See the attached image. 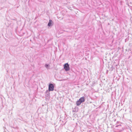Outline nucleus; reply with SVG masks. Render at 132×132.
<instances>
[{
  "label": "nucleus",
  "instance_id": "2",
  "mask_svg": "<svg viewBox=\"0 0 132 132\" xmlns=\"http://www.w3.org/2000/svg\"><path fill=\"white\" fill-rule=\"evenodd\" d=\"M80 102L82 103L84 102L85 101V97H81L79 100Z\"/></svg>",
  "mask_w": 132,
  "mask_h": 132
},
{
  "label": "nucleus",
  "instance_id": "6",
  "mask_svg": "<svg viewBox=\"0 0 132 132\" xmlns=\"http://www.w3.org/2000/svg\"><path fill=\"white\" fill-rule=\"evenodd\" d=\"M50 91L49 90H47L45 92V94L46 95H47L48 96L49 95L50 93L49 92Z\"/></svg>",
  "mask_w": 132,
  "mask_h": 132
},
{
  "label": "nucleus",
  "instance_id": "3",
  "mask_svg": "<svg viewBox=\"0 0 132 132\" xmlns=\"http://www.w3.org/2000/svg\"><path fill=\"white\" fill-rule=\"evenodd\" d=\"M64 69L66 71H69L70 70L69 67H64Z\"/></svg>",
  "mask_w": 132,
  "mask_h": 132
},
{
  "label": "nucleus",
  "instance_id": "9",
  "mask_svg": "<svg viewBox=\"0 0 132 132\" xmlns=\"http://www.w3.org/2000/svg\"><path fill=\"white\" fill-rule=\"evenodd\" d=\"M46 68H47L48 69V68H47V67H48L46 66Z\"/></svg>",
  "mask_w": 132,
  "mask_h": 132
},
{
  "label": "nucleus",
  "instance_id": "8",
  "mask_svg": "<svg viewBox=\"0 0 132 132\" xmlns=\"http://www.w3.org/2000/svg\"><path fill=\"white\" fill-rule=\"evenodd\" d=\"M45 66H48V65L47 64H46L45 65Z\"/></svg>",
  "mask_w": 132,
  "mask_h": 132
},
{
  "label": "nucleus",
  "instance_id": "5",
  "mask_svg": "<svg viewBox=\"0 0 132 132\" xmlns=\"http://www.w3.org/2000/svg\"><path fill=\"white\" fill-rule=\"evenodd\" d=\"M52 20H50L48 24V26H50L52 24Z\"/></svg>",
  "mask_w": 132,
  "mask_h": 132
},
{
  "label": "nucleus",
  "instance_id": "7",
  "mask_svg": "<svg viewBox=\"0 0 132 132\" xmlns=\"http://www.w3.org/2000/svg\"><path fill=\"white\" fill-rule=\"evenodd\" d=\"M63 66H69V65L68 63H66L63 65Z\"/></svg>",
  "mask_w": 132,
  "mask_h": 132
},
{
  "label": "nucleus",
  "instance_id": "10",
  "mask_svg": "<svg viewBox=\"0 0 132 132\" xmlns=\"http://www.w3.org/2000/svg\"><path fill=\"white\" fill-rule=\"evenodd\" d=\"M59 81H62V80H60Z\"/></svg>",
  "mask_w": 132,
  "mask_h": 132
},
{
  "label": "nucleus",
  "instance_id": "1",
  "mask_svg": "<svg viewBox=\"0 0 132 132\" xmlns=\"http://www.w3.org/2000/svg\"><path fill=\"white\" fill-rule=\"evenodd\" d=\"M54 89V87L53 85L50 84L49 85L48 90L49 91H53Z\"/></svg>",
  "mask_w": 132,
  "mask_h": 132
},
{
  "label": "nucleus",
  "instance_id": "4",
  "mask_svg": "<svg viewBox=\"0 0 132 132\" xmlns=\"http://www.w3.org/2000/svg\"><path fill=\"white\" fill-rule=\"evenodd\" d=\"M81 102H80V101L79 100H78L76 102V104L77 105L79 106L81 104Z\"/></svg>",
  "mask_w": 132,
  "mask_h": 132
}]
</instances>
